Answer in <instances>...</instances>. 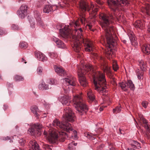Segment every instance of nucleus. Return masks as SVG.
I'll list each match as a JSON object with an SVG mask.
<instances>
[{"instance_id":"30","label":"nucleus","mask_w":150,"mask_h":150,"mask_svg":"<svg viewBox=\"0 0 150 150\" xmlns=\"http://www.w3.org/2000/svg\"><path fill=\"white\" fill-rule=\"evenodd\" d=\"M129 39L132 45H133L135 47L138 45L137 41L135 40V38L133 36L129 37Z\"/></svg>"},{"instance_id":"40","label":"nucleus","mask_w":150,"mask_h":150,"mask_svg":"<svg viewBox=\"0 0 150 150\" xmlns=\"http://www.w3.org/2000/svg\"><path fill=\"white\" fill-rule=\"evenodd\" d=\"M42 86L45 90L49 89L48 85L46 84L44 82L42 83Z\"/></svg>"},{"instance_id":"27","label":"nucleus","mask_w":150,"mask_h":150,"mask_svg":"<svg viewBox=\"0 0 150 150\" xmlns=\"http://www.w3.org/2000/svg\"><path fill=\"white\" fill-rule=\"evenodd\" d=\"M131 146L132 148L139 149L141 148L140 144L137 141L132 140L131 144Z\"/></svg>"},{"instance_id":"5","label":"nucleus","mask_w":150,"mask_h":150,"mask_svg":"<svg viewBox=\"0 0 150 150\" xmlns=\"http://www.w3.org/2000/svg\"><path fill=\"white\" fill-rule=\"evenodd\" d=\"M74 106L76 108L77 113L81 115L85 114L88 110L87 105L85 104L80 96H76L73 99Z\"/></svg>"},{"instance_id":"4","label":"nucleus","mask_w":150,"mask_h":150,"mask_svg":"<svg viewBox=\"0 0 150 150\" xmlns=\"http://www.w3.org/2000/svg\"><path fill=\"white\" fill-rule=\"evenodd\" d=\"M63 119L60 122L57 120H54L52 123L53 125L57 128H60L67 132L73 130L71 125L68 122H74L75 119V116L71 109L67 106L64 108L63 115Z\"/></svg>"},{"instance_id":"28","label":"nucleus","mask_w":150,"mask_h":150,"mask_svg":"<svg viewBox=\"0 0 150 150\" xmlns=\"http://www.w3.org/2000/svg\"><path fill=\"white\" fill-rule=\"evenodd\" d=\"M32 143L31 144L32 148L33 150H39V147L38 144L36 143V141H35L31 142Z\"/></svg>"},{"instance_id":"47","label":"nucleus","mask_w":150,"mask_h":150,"mask_svg":"<svg viewBox=\"0 0 150 150\" xmlns=\"http://www.w3.org/2000/svg\"><path fill=\"white\" fill-rule=\"evenodd\" d=\"M96 1L97 3L99 4H101L103 3V1L102 0H96ZM110 1H109L108 2H108H110Z\"/></svg>"},{"instance_id":"44","label":"nucleus","mask_w":150,"mask_h":150,"mask_svg":"<svg viewBox=\"0 0 150 150\" xmlns=\"http://www.w3.org/2000/svg\"><path fill=\"white\" fill-rule=\"evenodd\" d=\"M19 143L21 145H23L25 143V141L23 139H21L19 140Z\"/></svg>"},{"instance_id":"43","label":"nucleus","mask_w":150,"mask_h":150,"mask_svg":"<svg viewBox=\"0 0 150 150\" xmlns=\"http://www.w3.org/2000/svg\"><path fill=\"white\" fill-rule=\"evenodd\" d=\"M6 34V32L4 30L0 28V36H1Z\"/></svg>"},{"instance_id":"16","label":"nucleus","mask_w":150,"mask_h":150,"mask_svg":"<svg viewBox=\"0 0 150 150\" xmlns=\"http://www.w3.org/2000/svg\"><path fill=\"white\" fill-rule=\"evenodd\" d=\"M54 68L55 72L59 75L64 76L66 75L65 71L62 67H59L55 65Z\"/></svg>"},{"instance_id":"52","label":"nucleus","mask_w":150,"mask_h":150,"mask_svg":"<svg viewBox=\"0 0 150 150\" xmlns=\"http://www.w3.org/2000/svg\"><path fill=\"white\" fill-rule=\"evenodd\" d=\"M8 108V106L7 105H4L3 109L5 110Z\"/></svg>"},{"instance_id":"6","label":"nucleus","mask_w":150,"mask_h":150,"mask_svg":"<svg viewBox=\"0 0 150 150\" xmlns=\"http://www.w3.org/2000/svg\"><path fill=\"white\" fill-rule=\"evenodd\" d=\"M42 127V126L41 124L39 123H36L33 124L31 127L28 129V133L35 137H39L41 135L40 130Z\"/></svg>"},{"instance_id":"55","label":"nucleus","mask_w":150,"mask_h":150,"mask_svg":"<svg viewBox=\"0 0 150 150\" xmlns=\"http://www.w3.org/2000/svg\"><path fill=\"white\" fill-rule=\"evenodd\" d=\"M88 28L90 30H92L91 29L92 26L90 25H88Z\"/></svg>"},{"instance_id":"48","label":"nucleus","mask_w":150,"mask_h":150,"mask_svg":"<svg viewBox=\"0 0 150 150\" xmlns=\"http://www.w3.org/2000/svg\"><path fill=\"white\" fill-rule=\"evenodd\" d=\"M109 147L110 150H115V148L112 146V144H109Z\"/></svg>"},{"instance_id":"56","label":"nucleus","mask_w":150,"mask_h":150,"mask_svg":"<svg viewBox=\"0 0 150 150\" xmlns=\"http://www.w3.org/2000/svg\"><path fill=\"white\" fill-rule=\"evenodd\" d=\"M7 85L8 86H10V87H12L13 86H12V85L11 83H7Z\"/></svg>"},{"instance_id":"36","label":"nucleus","mask_w":150,"mask_h":150,"mask_svg":"<svg viewBox=\"0 0 150 150\" xmlns=\"http://www.w3.org/2000/svg\"><path fill=\"white\" fill-rule=\"evenodd\" d=\"M93 134H91L89 133H86L85 134V136L89 139H91L92 140L94 139L95 138L93 137Z\"/></svg>"},{"instance_id":"62","label":"nucleus","mask_w":150,"mask_h":150,"mask_svg":"<svg viewBox=\"0 0 150 150\" xmlns=\"http://www.w3.org/2000/svg\"><path fill=\"white\" fill-rule=\"evenodd\" d=\"M12 92L11 91L9 92V94L10 95L12 94Z\"/></svg>"},{"instance_id":"9","label":"nucleus","mask_w":150,"mask_h":150,"mask_svg":"<svg viewBox=\"0 0 150 150\" xmlns=\"http://www.w3.org/2000/svg\"><path fill=\"white\" fill-rule=\"evenodd\" d=\"M49 136L48 137L49 142L51 144H57L58 143V132L53 128H50L49 130Z\"/></svg>"},{"instance_id":"7","label":"nucleus","mask_w":150,"mask_h":150,"mask_svg":"<svg viewBox=\"0 0 150 150\" xmlns=\"http://www.w3.org/2000/svg\"><path fill=\"white\" fill-rule=\"evenodd\" d=\"M138 64L140 68L136 70V74L139 79H142L143 78L144 71H145L146 69V63L143 60H139L138 61Z\"/></svg>"},{"instance_id":"60","label":"nucleus","mask_w":150,"mask_h":150,"mask_svg":"<svg viewBox=\"0 0 150 150\" xmlns=\"http://www.w3.org/2000/svg\"><path fill=\"white\" fill-rule=\"evenodd\" d=\"M119 132H120V134H122V132H121V129L120 128V129H119Z\"/></svg>"},{"instance_id":"58","label":"nucleus","mask_w":150,"mask_h":150,"mask_svg":"<svg viewBox=\"0 0 150 150\" xmlns=\"http://www.w3.org/2000/svg\"><path fill=\"white\" fill-rule=\"evenodd\" d=\"M73 132L74 134V136L75 137L76 136V134L77 132L76 130H74L73 131Z\"/></svg>"},{"instance_id":"23","label":"nucleus","mask_w":150,"mask_h":150,"mask_svg":"<svg viewBox=\"0 0 150 150\" xmlns=\"http://www.w3.org/2000/svg\"><path fill=\"white\" fill-rule=\"evenodd\" d=\"M126 82L128 85V90L129 88L131 90L134 91L135 89V86L132 81L131 80H128Z\"/></svg>"},{"instance_id":"46","label":"nucleus","mask_w":150,"mask_h":150,"mask_svg":"<svg viewBox=\"0 0 150 150\" xmlns=\"http://www.w3.org/2000/svg\"><path fill=\"white\" fill-rule=\"evenodd\" d=\"M141 120H142V122H143V123L145 124H147L148 122L146 120V119H145L144 117H142V118L141 119Z\"/></svg>"},{"instance_id":"2","label":"nucleus","mask_w":150,"mask_h":150,"mask_svg":"<svg viewBox=\"0 0 150 150\" xmlns=\"http://www.w3.org/2000/svg\"><path fill=\"white\" fill-rule=\"evenodd\" d=\"M79 6L81 10V14L80 15V18L78 19V21H76L74 23V31L76 35H77V36L75 39L76 41L74 43L73 48L75 52H79L81 50L82 46L81 42H83L85 47V51L90 52L92 50L91 43L88 40H85V41L83 40L82 35L83 30L81 28L79 27L80 25L79 21H80L83 24L85 21L86 18L84 12L86 11H89L91 19L95 18L98 10L97 8H94L91 9L88 3L86 0H81L79 2Z\"/></svg>"},{"instance_id":"14","label":"nucleus","mask_w":150,"mask_h":150,"mask_svg":"<svg viewBox=\"0 0 150 150\" xmlns=\"http://www.w3.org/2000/svg\"><path fill=\"white\" fill-rule=\"evenodd\" d=\"M35 54L37 59L39 61L44 62L47 60V58L45 55L40 52H35Z\"/></svg>"},{"instance_id":"18","label":"nucleus","mask_w":150,"mask_h":150,"mask_svg":"<svg viewBox=\"0 0 150 150\" xmlns=\"http://www.w3.org/2000/svg\"><path fill=\"white\" fill-rule=\"evenodd\" d=\"M60 129H62V130H63V131H62L61 132H59V134L60 136V138L59 139V141L61 142H63L65 141V139L66 138V136L68 137V134L67 133H70V132H67L66 131H65L62 129L59 128Z\"/></svg>"},{"instance_id":"32","label":"nucleus","mask_w":150,"mask_h":150,"mask_svg":"<svg viewBox=\"0 0 150 150\" xmlns=\"http://www.w3.org/2000/svg\"><path fill=\"white\" fill-rule=\"evenodd\" d=\"M19 47L22 48L26 49L28 47L27 43L26 42L23 41L20 42L19 45Z\"/></svg>"},{"instance_id":"31","label":"nucleus","mask_w":150,"mask_h":150,"mask_svg":"<svg viewBox=\"0 0 150 150\" xmlns=\"http://www.w3.org/2000/svg\"><path fill=\"white\" fill-rule=\"evenodd\" d=\"M14 79L16 81H20L24 80V78L21 76L16 75L14 76Z\"/></svg>"},{"instance_id":"26","label":"nucleus","mask_w":150,"mask_h":150,"mask_svg":"<svg viewBox=\"0 0 150 150\" xmlns=\"http://www.w3.org/2000/svg\"><path fill=\"white\" fill-rule=\"evenodd\" d=\"M87 96L89 100V101H91V102L95 100V96L91 91H90L87 92Z\"/></svg>"},{"instance_id":"29","label":"nucleus","mask_w":150,"mask_h":150,"mask_svg":"<svg viewBox=\"0 0 150 150\" xmlns=\"http://www.w3.org/2000/svg\"><path fill=\"white\" fill-rule=\"evenodd\" d=\"M112 68L115 71H117L118 69V67L117 65V62L116 61L114 60H112Z\"/></svg>"},{"instance_id":"1","label":"nucleus","mask_w":150,"mask_h":150,"mask_svg":"<svg viewBox=\"0 0 150 150\" xmlns=\"http://www.w3.org/2000/svg\"><path fill=\"white\" fill-rule=\"evenodd\" d=\"M130 4L129 0H110L108 2V5L111 9V13L110 14V17L105 13H101L99 15V18L101 20L100 25L105 33L106 41L108 47L105 50L106 56L110 60V57L114 52L112 47H115L117 45V38H115L112 34L113 31L111 26L109 25L110 20L120 21L121 19V14L119 11L122 10L120 7L127 6Z\"/></svg>"},{"instance_id":"57","label":"nucleus","mask_w":150,"mask_h":150,"mask_svg":"<svg viewBox=\"0 0 150 150\" xmlns=\"http://www.w3.org/2000/svg\"><path fill=\"white\" fill-rule=\"evenodd\" d=\"M47 132H46L45 130L44 132V134L45 136H47Z\"/></svg>"},{"instance_id":"15","label":"nucleus","mask_w":150,"mask_h":150,"mask_svg":"<svg viewBox=\"0 0 150 150\" xmlns=\"http://www.w3.org/2000/svg\"><path fill=\"white\" fill-rule=\"evenodd\" d=\"M70 99V97L67 96H65L61 97L60 100V101L63 105H69L70 102L69 100Z\"/></svg>"},{"instance_id":"50","label":"nucleus","mask_w":150,"mask_h":150,"mask_svg":"<svg viewBox=\"0 0 150 150\" xmlns=\"http://www.w3.org/2000/svg\"><path fill=\"white\" fill-rule=\"evenodd\" d=\"M145 127L146 129V131H149V130H150V128L149 126L147 124H145Z\"/></svg>"},{"instance_id":"19","label":"nucleus","mask_w":150,"mask_h":150,"mask_svg":"<svg viewBox=\"0 0 150 150\" xmlns=\"http://www.w3.org/2000/svg\"><path fill=\"white\" fill-rule=\"evenodd\" d=\"M142 49L143 52L147 55L150 54V45L144 44L142 46Z\"/></svg>"},{"instance_id":"35","label":"nucleus","mask_w":150,"mask_h":150,"mask_svg":"<svg viewBox=\"0 0 150 150\" xmlns=\"http://www.w3.org/2000/svg\"><path fill=\"white\" fill-rule=\"evenodd\" d=\"M77 143H75L73 142L69 144L68 145V148L71 150H72L74 149V146H75L77 145Z\"/></svg>"},{"instance_id":"59","label":"nucleus","mask_w":150,"mask_h":150,"mask_svg":"<svg viewBox=\"0 0 150 150\" xmlns=\"http://www.w3.org/2000/svg\"><path fill=\"white\" fill-rule=\"evenodd\" d=\"M122 42H123V43L125 44L126 42V40H122Z\"/></svg>"},{"instance_id":"11","label":"nucleus","mask_w":150,"mask_h":150,"mask_svg":"<svg viewBox=\"0 0 150 150\" xmlns=\"http://www.w3.org/2000/svg\"><path fill=\"white\" fill-rule=\"evenodd\" d=\"M59 32L64 38H70L72 35L71 31L68 28V26H65L63 28L60 29Z\"/></svg>"},{"instance_id":"54","label":"nucleus","mask_w":150,"mask_h":150,"mask_svg":"<svg viewBox=\"0 0 150 150\" xmlns=\"http://www.w3.org/2000/svg\"><path fill=\"white\" fill-rule=\"evenodd\" d=\"M148 29L147 30L150 33V24L148 25Z\"/></svg>"},{"instance_id":"38","label":"nucleus","mask_w":150,"mask_h":150,"mask_svg":"<svg viewBox=\"0 0 150 150\" xmlns=\"http://www.w3.org/2000/svg\"><path fill=\"white\" fill-rule=\"evenodd\" d=\"M113 113H117L121 111V109L119 107H117L113 109Z\"/></svg>"},{"instance_id":"63","label":"nucleus","mask_w":150,"mask_h":150,"mask_svg":"<svg viewBox=\"0 0 150 150\" xmlns=\"http://www.w3.org/2000/svg\"><path fill=\"white\" fill-rule=\"evenodd\" d=\"M99 110H100V111H102V110H103L101 108H100Z\"/></svg>"},{"instance_id":"45","label":"nucleus","mask_w":150,"mask_h":150,"mask_svg":"<svg viewBox=\"0 0 150 150\" xmlns=\"http://www.w3.org/2000/svg\"><path fill=\"white\" fill-rule=\"evenodd\" d=\"M146 135L148 139L150 138V130L146 131Z\"/></svg>"},{"instance_id":"49","label":"nucleus","mask_w":150,"mask_h":150,"mask_svg":"<svg viewBox=\"0 0 150 150\" xmlns=\"http://www.w3.org/2000/svg\"><path fill=\"white\" fill-rule=\"evenodd\" d=\"M142 106L144 108H146L147 107V104L146 102L143 101L142 103Z\"/></svg>"},{"instance_id":"17","label":"nucleus","mask_w":150,"mask_h":150,"mask_svg":"<svg viewBox=\"0 0 150 150\" xmlns=\"http://www.w3.org/2000/svg\"><path fill=\"white\" fill-rule=\"evenodd\" d=\"M53 41L55 42L58 47L64 48L65 47L64 43L59 39L54 37L53 38Z\"/></svg>"},{"instance_id":"24","label":"nucleus","mask_w":150,"mask_h":150,"mask_svg":"<svg viewBox=\"0 0 150 150\" xmlns=\"http://www.w3.org/2000/svg\"><path fill=\"white\" fill-rule=\"evenodd\" d=\"M119 86L122 90L125 91H128V85H127L126 82H122L119 83Z\"/></svg>"},{"instance_id":"37","label":"nucleus","mask_w":150,"mask_h":150,"mask_svg":"<svg viewBox=\"0 0 150 150\" xmlns=\"http://www.w3.org/2000/svg\"><path fill=\"white\" fill-rule=\"evenodd\" d=\"M44 148L46 150H53V146H50L47 144H45Z\"/></svg>"},{"instance_id":"51","label":"nucleus","mask_w":150,"mask_h":150,"mask_svg":"<svg viewBox=\"0 0 150 150\" xmlns=\"http://www.w3.org/2000/svg\"><path fill=\"white\" fill-rule=\"evenodd\" d=\"M3 139L4 140H9L10 139V138L9 137L7 136L6 137H3Z\"/></svg>"},{"instance_id":"3","label":"nucleus","mask_w":150,"mask_h":150,"mask_svg":"<svg viewBox=\"0 0 150 150\" xmlns=\"http://www.w3.org/2000/svg\"><path fill=\"white\" fill-rule=\"evenodd\" d=\"M91 74L94 76L93 82L95 86V89L97 90L100 94L106 96L108 91V85L105 75L99 71H95L91 64H86L82 68H79L78 75L79 83L83 87L88 85V82L84 76L85 74Z\"/></svg>"},{"instance_id":"13","label":"nucleus","mask_w":150,"mask_h":150,"mask_svg":"<svg viewBox=\"0 0 150 150\" xmlns=\"http://www.w3.org/2000/svg\"><path fill=\"white\" fill-rule=\"evenodd\" d=\"M34 16L36 19L37 24L39 25L43 26L44 24L43 23L42 21L41 20L40 12L37 11H34Z\"/></svg>"},{"instance_id":"10","label":"nucleus","mask_w":150,"mask_h":150,"mask_svg":"<svg viewBox=\"0 0 150 150\" xmlns=\"http://www.w3.org/2000/svg\"><path fill=\"white\" fill-rule=\"evenodd\" d=\"M28 7L25 4H22L17 11V14L21 18H23L28 14Z\"/></svg>"},{"instance_id":"39","label":"nucleus","mask_w":150,"mask_h":150,"mask_svg":"<svg viewBox=\"0 0 150 150\" xmlns=\"http://www.w3.org/2000/svg\"><path fill=\"white\" fill-rule=\"evenodd\" d=\"M29 22L30 23L31 27L32 28H34L35 25V23L34 21V19H33L29 20Z\"/></svg>"},{"instance_id":"21","label":"nucleus","mask_w":150,"mask_h":150,"mask_svg":"<svg viewBox=\"0 0 150 150\" xmlns=\"http://www.w3.org/2000/svg\"><path fill=\"white\" fill-rule=\"evenodd\" d=\"M54 6L51 5H46L44 7L43 11L45 13H48L53 11V7Z\"/></svg>"},{"instance_id":"8","label":"nucleus","mask_w":150,"mask_h":150,"mask_svg":"<svg viewBox=\"0 0 150 150\" xmlns=\"http://www.w3.org/2000/svg\"><path fill=\"white\" fill-rule=\"evenodd\" d=\"M100 61L101 68L103 69L104 72L106 73L107 75L110 78H112L114 79V78L112 77V75L111 73V71L110 67H109L107 62L105 61L103 58L102 57H100L98 58Z\"/></svg>"},{"instance_id":"22","label":"nucleus","mask_w":150,"mask_h":150,"mask_svg":"<svg viewBox=\"0 0 150 150\" xmlns=\"http://www.w3.org/2000/svg\"><path fill=\"white\" fill-rule=\"evenodd\" d=\"M30 109L34 115L35 116L38 118L39 115L38 113V112H39V111L37 106L36 105L33 106L31 107Z\"/></svg>"},{"instance_id":"33","label":"nucleus","mask_w":150,"mask_h":150,"mask_svg":"<svg viewBox=\"0 0 150 150\" xmlns=\"http://www.w3.org/2000/svg\"><path fill=\"white\" fill-rule=\"evenodd\" d=\"M48 55L51 58L54 59L56 58L58 56L56 52H49Z\"/></svg>"},{"instance_id":"61","label":"nucleus","mask_w":150,"mask_h":150,"mask_svg":"<svg viewBox=\"0 0 150 150\" xmlns=\"http://www.w3.org/2000/svg\"><path fill=\"white\" fill-rule=\"evenodd\" d=\"M19 2H20L21 1H23V0H17Z\"/></svg>"},{"instance_id":"41","label":"nucleus","mask_w":150,"mask_h":150,"mask_svg":"<svg viewBox=\"0 0 150 150\" xmlns=\"http://www.w3.org/2000/svg\"><path fill=\"white\" fill-rule=\"evenodd\" d=\"M42 69L41 67H38L37 69V72L38 74H40L42 72Z\"/></svg>"},{"instance_id":"12","label":"nucleus","mask_w":150,"mask_h":150,"mask_svg":"<svg viewBox=\"0 0 150 150\" xmlns=\"http://www.w3.org/2000/svg\"><path fill=\"white\" fill-rule=\"evenodd\" d=\"M64 81L67 86H74L76 84V78L71 76H68L67 78H65Z\"/></svg>"},{"instance_id":"25","label":"nucleus","mask_w":150,"mask_h":150,"mask_svg":"<svg viewBox=\"0 0 150 150\" xmlns=\"http://www.w3.org/2000/svg\"><path fill=\"white\" fill-rule=\"evenodd\" d=\"M150 6L148 5L146 7L145 9V13L144 18L147 19H149V17H150Z\"/></svg>"},{"instance_id":"20","label":"nucleus","mask_w":150,"mask_h":150,"mask_svg":"<svg viewBox=\"0 0 150 150\" xmlns=\"http://www.w3.org/2000/svg\"><path fill=\"white\" fill-rule=\"evenodd\" d=\"M134 25L135 28L137 30H142L144 28L143 23L140 20H137L136 21Z\"/></svg>"},{"instance_id":"53","label":"nucleus","mask_w":150,"mask_h":150,"mask_svg":"<svg viewBox=\"0 0 150 150\" xmlns=\"http://www.w3.org/2000/svg\"><path fill=\"white\" fill-rule=\"evenodd\" d=\"M21 61L22 62H24V63L25 64H26L27 63V62L26 61V60H25V59L23 58H22Z\"/></svg>"},{"instance_id":"64","label":"nucleus","mask_w":150,"mask_h":150,"mask_svg":"<svg viewBox=\"0 0 150 150\" xmlns=\"http://www.w3.org/2000/svg\"><path fill=\"white\" fill-rule=\"evenodd\" d=\"M149 77H150V69H149Z\"/></svg>"},{"instance_id":"42","label":"nucleus","mask_w":150,"mask_h":150,"mask_svg":"<svg viewBox=\"0 0 150 150\" xmlns=\"http://www.w3.org/2000/svg\"><path fill=\"white\" fill-rule=\"evenodd\" d=\"M11 29L14 30H17L18 29V27L17 25L13 24L11 25Z\"/></svg>"},{"instance_id":"34","label":"nucleus","mask_w":150,"mask_h":150,"mask_svg":"<svg viewBox=\"0 0 150 150\" xmlns=\"http://www.w3.org/2000/svg\"><path fill=\"white\" fill-rule=\"evenodd\" d=\"M48 83L51 85H55L57 81L54 79L51 78L47 80Z\"/></svg>"}]
</instances>
